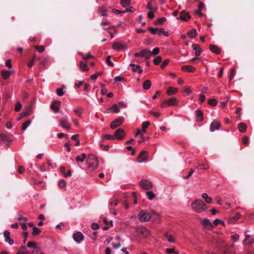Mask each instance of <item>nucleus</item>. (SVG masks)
I'll use <instances>...</instances> for the list:
<instances>
[{"instance_id": "1", "label": "nucleus", "mask_w": 254, "mask_h": 254, "mask_svg": "<svg viewBox=\"0 0 254 254\" xmlns=\"http://www.w3.org/2000/svg\"><path fill=\"white\" fill-rule=\"evenodd\" d=\"M192 209L198 213L204 211L207 209V206L204 202L201 199H195L191 203Z\"/></svg>"}, {"instance_id": "2", "label": "nucleus", "mask_w": 254, "mask_h": 254, "mask_svg": "<svg viewBox=\"0 0 254 254\" xmlns=\"http://www.w3.org/2000/svg\"><path fill=\"white\" fill-rule=\"evenodd\" d=\"M134 235L140 238H145L150 235V232L145 227H141L136 230Z\"/></svg>"}, {"instance_id": "3", "label": "nucleus", "mask_w": 254, "mask_h": 254, "mask_svg": "<svg viewBox=\"0 0 254 254\" xmlns=\"http://www.w3.org/2000/svg\"><path fill=\"white\" fill-rule=\"evenodd\" d=\"M178 101L177 98L173 97L168 100H165L161 104V107L163 108H166L168 106H176L178 104Z\"/></svg>"}, {"instance_id": "4", "label": "nucleus", "mask_w": 254, "mask_h": 254, "mask_svg": "<svg viewBox=\"0 0 254 254\" xmlns=\"http://www.w3.org/2000/svg\"><path fill=\"white\" fill-rule=\"evenodd\" d=\"M88 162L89 163V168H96L99 165V162L97 157L93 155H90L88 158Z\"/></svg>"}, {"instance_id": "5", "label": "nucleus", "mask_w": 254, "mask_h": 254, "mask_svg": "<svg viewBox=\"0 0 254 254\" xmlns=\"http://www.w3.org/2000/svg\"><path fill=\"white\" fill-rule=\"evenodd\" d=\"M150 217V214L145 210H141L139 213V218L141 221L147 222Z\"/></svg>"}, {"instance_id": "6", "label": "nucleus", "mask_w": 254, "mask_h": 254, "mask_svg": "<svg viewBox=\"0 0 254 254\" xmlns=\"http://www.w3.org/2000/svg\"><path fill=\"white\" fill-rule=\"evenodd\" d=\"M124 119L123 117H120L115 120L111 123L110 127L112 129H115L117 127L120 126L124 122Z\"/></svg>"}, {"instance_id": "7", "label": "nucleus", "mask_w": 254, "mask_h": 254, "mask_svg": "<svg viewBox=\"0 0 254 254\" xmlns=\"http://www.w3.org/2000/svg\"><path fill=\"white\" fill-rule=\"evenodd\" d=\"M125 135V130L122 128L118 129L114 133V136L119 140L122 139Z\"/></svg>"}, {"instance_id": "8", "label": "nucleus", "mask_w": 254, "mask_h": 254, "mask_svg": "<svg viewBox=\"0 0 254 254\" xmlns=\"http://www.w3.org/2000/svg\"><path fill=\"white\" fill-rule=\"evenodd\" d=\"M142 189L145 190H148L152 188V184L150 182L147 180H142L139 184Z\"/></svg>"}, {"instance_id": "9", "label": "nucleus", "mask_w": 254, "mask_h": 254, "mask_svg": "<svg viewBox=\"0 0 254 254\" xmlns=\"http://www.w3.org/2000/svg\"><path fill=\"white\" fill-rule=\"evenodd\" d=\"M147 158V152L144 150H142L137 157L138 161L140 163L146 160Z\"/></svg>"}, {"instance_id": "10", "label": "nucleus", "mask_w": 254, "mask_h": 254, "mask_svg": "<svg viewBox=\"0 0 254 254\" xmlns=\"http://www.w3.org/2000/svg\"><path fill=\"white\" fill-rule=\"evenodd\" d=\"M3 236L5 238V241L9 245H12L14 244V241L10 239V232L8 231H5L3 233Z\"/></svg>"}, {"instance_id": "11", "label": "nucleus", "mask_w": 254, "mask_h": 254, "mask_svg": "<svg viewBox=\"0 0 254 254\" xmlns=\"http://www.w3.org/2000/svg\"><path fill=\"white\" fill-rule=\"evenodd\" d=\"M73 238L75 242L80 243L83 240L84 236L81 232H78L73 235Z\"/></svg>"}, {"instance_id": "12", "label": "nucleus", "mask_w": 254, "mask_h": 254, "mask_svg": "<svg viewBox=\"0 0 254 254\" xmlns=\"http://www.w3.org/2000/svg\"><path fill=\"white\" fill-rule=\"evenodd\" d=\"M193 50L195 51V55L196 57L199 56L202 52V50L198 44H194L192 45Z\"/></svg>"}, {"instance_id": "13", "label": "nucleus", "mask_w": 254, "mask_h": 254, "mask_svg": "<svg viewBox=\"0 0 254 254\" xmlns=\"http://www.w3.org/2000/svg\"><path fill=\"white\" fill-rule=\"evenodd\" d=\"M141 57L144 58L146 60L150 58L151 56V52L147 49L141 51Z\"/></svg>"}, {"instance_id": "14", "label": "nucleus", "mask_w": 254, "mask_h": 254, "mask_svg": "<svg viewBox=\"0 0 254 254\" xmlns=\"http://www.w3.org/2000/svg\"><path fill=\"white\" fill-rule=\"evenodd\" d=\"M61 104V102L58 100H55L51 105V108L55 113H57L59 110V106Z\"/></svg>"}, {"instance_id": "15", "label": "nucleus", "mask_w": 254, "mask_h": 254, "mask_svg": "<svg viewBox=\"0 0 254 254\" xmlns=\"http://www.w3.org/2000/svg\"><path fill=\"white\" fill-rule=\"evenodd\" d=\"M180 18L184 21H188L190 18V16L189 12L183 10L181 12Z\"/></svg>"}, {"instance_id": "16", "label": "nucleus", "mask_w": 254, "mask_h": 254, "mask_svg": "<svg viewBox=\"0 0 254 254\" xmlns=\"http://www.w3.org/2000/svg\"><path fill=\"white\" fill-rule=\"evenodd\" d=\"M60 124L62 127L69 129L70 128V125L66 119L64 118L60 120Z\"/></svg>"}, {"instance_id": "17", "label": "nucleus", "mask_w": 254, "mask_h": 254, "mask_svg": "<svg viewBox=\"0 0 254 254\" xmlns=\"http://www.w3.org/2000/svg\"><path fill=\"white\" fill-rule=\"evenodd\" d=\"M126 46L124 44L119 42H115L113 44V48L114 50L120 51L122 49H124Z\"/></svg>"}, {"instance_id": "18", "label": "nucleus", "mask_w": 254, "mask_h": 254, "mask_svg": "<svg viewBox=\"0 0 254 254\" xmlns=\"http://www.w3.org/2000/svg\"><path fill=\"white\" fill-rule=\"evenodd\" d=\"M182 69L184 71L194 72L196 70V68L191 65H183Z\"/></svg>"}, {"instance_id": "19", "label": "nucleus", "mask_w": 254, "mask_h": 254, "mask_svg": "<svg viewBox=\"0 0 254 254\" xmlns=\"http://www.w3.org/2000/svg\"><path fill=\"white\" fill-rule=\"evenodd\" d=\"M129 66L132 67V70L133 72H137L138 73L140 74L143 72V69L139 65H135V64H129Z\"/></svg>"}, {"instance_id": "20", "label": "nucleus", "mask_w": 254, "mask_h": 254, "mask_svg": "<svg viewBox=\"0 0 254 254\" xmlns=\"http://www.w3.org/2000/svg\"><path fill=\"white\" fill-rule=\"evenodd\" d=\"M209 49L212 52L216 54H219L221 53L220 49L215 45H210L209 46Z\"/></svg>"}, {"instance_id": "21", "label": "nucleus", "mask_w": 254, "mask_h": 254, "mask_svg": "<svg viewBox=\"0 0 254 254\" xmlns=\"http://www.w3.org/2000/svg\"><path fill=\"white\" fill-rule=\"evenodd\" d=\"M241 214L239 213H237L235 216L231 217L229 220L228 222L230 224H233L235 223L240 217Z\"/></svg>"}, {"instance_id": "22", "label": "nucleus", "mask_w": 254, "mask_h": 254, "mask_svg": "<svg viewBox=\"0 0 254 254\" xmlns=\"http://www.w3.org/2000/svg\"><path fill=\"white\" fill-rule=\"evenodd\" d=\"M111 112L118 113L120 112V109L116 104H114L112 107L107 109V112L108 113Z\"/></svg>"}, {"instance_id": "23", "label": "nucleus", "mask_w": 254, "mask_h": 254, "mask_svg": "<svg viewBox=\"0 0 254 254\" xmlns=\"http://www.w3.org/2000/svg\"><path fill=\"white\" fill-rule=\"evenodd\" d=\"M238 128L240 132H245L247 130V126L245 123H241L238 124Z\"/></svg>"}, {"instance_id": "24", "label": "nucleus", "mask_w": 254, "mask_h": 254, "mask_svg": "<svg viewBox=\"0 0 254 254\" xmlns=\"http://www.w3.org/2000/svg\"><path fill=\"white\" fill-rule=\"evenodd\" d=\"M220 127V124L217 122H213L211 125L210 129L211 131H214L215 129H218Z\"/></svg>"}, {"instance_id": "25", "label": "nucleus", "mask_w": 254, "mask_h": 254, "mask_svg": "<svg viewBox=\"0 0 254 254\" xmlns=\"http://www.w3.org/2000/svg\"><path fill=\"white\" fill-rule=\"evenodd\" d=\"M0 140L2 141H7L11 142L12 140L8 138V135L5 133L0 134Z\"/></svg>"}, {"instance_id": "26", "label": "nucleus", "mask_w": 254, "mask_h": 254, "mask_svg": "<svg viewBox=\"0 0 254 254\" xmlns=\"http://www.w3.org/2000/svg\"><path fill=\"white\" fill-rule=\"evenodd\" d=\"M178 89L176 88L170 87L167 90V93L168 95H172L176 94L178 92Z\"/></svg>"}, {"instance_id": "27", "label": "nucleus", "mask_w": 254, "mask_h": 254, "mask_svg": "<svg viewBox=\"0 0 254 254\" xmlns=\"http://www.w3.org/2000/svg\"><path fill=\"white\" fill-rule=\"evenodd\" d=\"M195 115H196L197 121H202L203 120V113L201 111L196 110L195 111Z\"/></svg>"}, {"instance_id": "28", "label": "nucleus", "mask_w": 254, "mask_h": 254, "mask_svg": "<svg viewBox=\"0 0 254 254\" xmlns=\"http://www.w3.org/2000/svg\"><path fill=\"white\" fill-rule=\"evenodd\" d=\"M1 75L4 79H7L9 78L10 75V72L9 71L3 70L1 71Z\"/></svg>"}, {"instance_id": "29", "label": "nucleus", "mask_w": 254, "mask_h": 254, "mask_svg": "<svg viewBox=\"0 0 254 254\" xmlns=\"http://www.w3.org/2000/svg\"><path fill=\"white\" fill-rule=\"evenodd\" d=\"M151 85V82L150 80H146L143 83V87L145 90L149 89Z\"/></svg>"}, {"instance_id": "30", "label": "nucleus", "mask_w": 254, "mask_h": 254, "mask_svg": "<svg viewBox=\"0 0 254 254\" xmlns=\"http://www.w3.org/2000/svg\"><path fill=\"white\" fill-rule=\"evenodd\" d=\"M197 32L195 29L193 28L188 32V36L190 38H194L196 35Z\"/></svg>"}, {"instance_id": "31", "label": "nucleus", "mask_w": 254, "mask_h": 254, "mask_svg": "<svg viewBox=\"0 0 254 254\" xmlns=\"http://www.w3.org/2000/svg\"><path fill=\"white\" fill-rule=\"evenodd\" d=\"M202 197L205 199V202L208 204L211 203L212 201V198L209 197L206 193H203L202 194Z\"/></svg>"}, {"instance_id": "32", "label": "nucleus", "mask_w": 254, "mask_h": 254, "mask_svg": "<svg viewBox=\"0 0 254 254\" xmlns=\"http://www.w3.org/2000/svg\"><path fill=\"white\" fill-rule=\"evenodd\" d=\"M150 125V123L149 121H145L143 122L142 124V131L143 132H145L146 129Z\"/></svg>"}, {"instance_id": "33", "label": "nucleus", "mask_w": 254, "mask_h": 254, "mask_svg": "<svg viewBox=\"0 0 254 254\" xmlns=\"http://www.w3.org/2000/svg\"><path fill=\"white\" fill-rule=\"evenodd\" d=\"M121 4L125 8L128 7L130 4V0H121Z\"/></svg>"}, {"instance_id": "34", "label": "nucleus", "mask_w": 254, "mask_h": 254, "mask_svg": "<svg viewBox=\"0 0 254 254\" xmlns=\"http://www.w3.org/2000/svg\"><path fill=\"white\" fill-rule=\"evenodd\" d=\"M80 67L83 71H86L89 70V68H88V66L87 65V64L83 61H81L80 62Z\"/></svg>"}, {"instance_id": "35", "label": "nucleus", "mask_w": 254, "mask_h": 254, "mask_svg": "<svg viewBox=\"0 0 254 254\" xmlns=\"http://www.w3.org/2000/svg\"><path fill=\"white\" fill-rule=\"evenodd\" d=\"M201 224L204 226H209L211 227H213L212 224L210 222L209 220L207 218L204 219L202 220V221L201 222Z\"/></svg>"}, {"instance_id": "36", "label": "nucleus", "mask_w": 254, "mask_h": 254, "mask_svg": "<svg viewBox=\"0 0 254 254\" xmlns=\"http://www.w3.org/2000/svg\"><path fill=\"white\" fill-rule=\"evenodd\" d=\"M166 18L164 17L158 18L157 20L155 22V25H162L163 22L166 21Z\"/></svg>"}, {"instance_id": "37", "label": "nucleus", "mask_w": 254, "mask_h": 254, "mask_svg": "<svg viewBox=\"0 0 254 254\" xmlns=\"http://www.w3.org/2000/svg\"><path fill=\"white\" fill-rule=\"evenodd\" d=\"M31 123V121L30 120H28L25 121L22 125L21 129L22 130H25L27 127L30 125Z\"/></svg>"}, {"instance_id": "38", "label": "nucleus", "mask_w": 254, "mask_h": 254, "mask_svg": "<svg viewBox=\"0 0 254 254\" xmlns=\"http://www.w3.org/2000/svg\"><path fill=\"white\" fill-rule=\"evenodd\" d=\"M86 157V155L85 153H82L80 156H77L75 160L76 161L83 162L85 158Z\"/></svg>"}, {"instance_id": "39", "label": "nucleus", "mask_w": 254, "mask_h": 254, "mask_svg": "<svg viewBox=\"0 0 254 254\" xmlns=\"http://www.w3.org/2000/svg\"><path fill=\"white\" fill-rule=\"evenodd\" d=\"M244 242L247 244H251L254 242V239H250V237L247 235H246V238L244 240Z\"/></svg>"}, {"instance_id": "40", "label": "nucleus", "mask_w": 254, "mask_h": 254, "mask_svg": "<svg viewBox=\"0 0 254 254\" xmlns=\"http://www.w3.org/2000/svg\"><path fill=\"white\" fill-rule=\"evenodd\" d=\"M41 232V231L38 229L36 226L33 227V232H32V235L34 236H37L40 234V233Z\"/></svg>"}, {"instance_id": "41", "label": "nucleus", "mask_w": 254, "mask_h": 254, "mask_svg": "<svg viewBox=\"0 0 254 254\" xmlns=\"http://www.w3.org/2000/svg\"><path fill=\"white\" fill-rule=\"evenodd\" d=\"M195 167L198 169L205 170L208 168V166L207 165L206 163H202L200 164H198L197 165L195 166Z\"/></svg>"}, {"instance_id": "42", "label": "nucleus", "mask_w": 254, "mask_h": 254, "mask_svg": "<svg viewBox=\"0 0 254 254\" xmlns=\"http://www.w3.org/2000/svg\"><path fill=\"white\" fill-rule=\"evenodd\" d=\"M158 34L160 36L161 34L164 35L165 36H168L169 33L168 32L165 31L163 28H158Z\"/></svg>"}, {"instance_id": "43", "label": "nucleus", "mask_w": 254, "mask_h": 254, "mask_svg": "<svg viewBox=\"0 0 254 254\" xmlns=\"http://www.w3.org/2000/svg\"><path fill=\"white\" fill-rule=\"evenodd\" d=\"M146 194L148 196V198L149 200L153 199L155 196V194L152 191H146Z\"/></svg>"}, {"instance_id": "44", "label": "nucleus", "mask_w": 254, "mask_h": 254, "mask_svg": "<svg viewBox=\"0 0 254 254\" xmlns=\"http://www.w3.org/2000/svg\"><path fill=\"white\" fill-rule=\"evenodd\" d=\"M217 101L215 99H210L208 101V104L211 106H215L217 105Z\"/></svg>"}, {"instance_id": "45", "label": "nucleus", "mask_w": 254, "mask_h": 254, "mask_svg": "<svg viewBox=\"0 0 254 254\" xmlns=\"http://www.w3.org/2000/svg\"><path fill=\"white\" fill-rule=\"evenodd\" d=\"M162 61V58L160 56H157V57H156L154 60H153V63L154 64H155V65H158Z\"/></svg>"}, {"instance_id": "46", "label": "nucleus", "mask_w": 254, "mask_h": 254, "mask_svg": "<svg viewBox=\"0 0 254 254\" xmlns=\"http://www.w3.org/2000/svg\"><path fill=\"white\" fill-rule=\"evenodd\" d=\"M114 136L110 134H105L103 135V139L106 140H113L114 139Z\"/></svg>"}, {"instance_id": "47", "label": "nucleus", "mask_w": 254, "mask_h": 254, "mask_svg": "<svg viewBox=\"0 0 254 254\" xmlns=\"http://www.w3.org/2000/svg\"><path fill=\"white\" fill-rule=\"evenodd\" d=\"M22 108V105L20 102H17L15 106L14 110L15 112H19Z\"/></svg>"}, {"instance_id": "48", "label": "nucleus", "mask_w": 254, "mask_h": 254, "mask_svg": "<svg viewBox=\"0 0 254 254\" xmlns=\"http://www.w3.org/2000/svg\"><path fill=\"white\" fill-rule=\"evenodd\" d=\"M74 112L79 117L81 116L82 113V108L78 107L74 110Z\"/></svg>"}, {"instance_id": "49", "label": "nucleus", "mask_w": 254, "mask_h": 254, "mask_svg": "<svg viewBox=\"0 0 254 254\" xmlns=\"http://www.w3.org/2000/svg\"><path fill=\"white\" fill-rule=\"evenodd\" d=\"M148 29L149 30L150 33L153 35H155L157 33V31H158V28H153L151 27H149L148 28Z\"/></svg>"}, {"instance_id": "50", "label": "nucleus", "mask_w": 254, "mask_h": 254, "mask_svg": "<svg viewBox=\"0 0 254 254\" xmlns=\"http://www.w3.org/2000/svg\"><path fill=\"white\" fill-rule=\"evenodd\" d=\"M27 247L29 248H33L34 249L37 248V244L34 242H29L27 244Z\"/></svg>"}, {"instance_id": "51", "label": "nucleus", "mask_w": 254, "mask_h": 254, "mask_svg": "<svg viewBox=\"0 0 254 254\" xmlns=\"http://www.w3.org/2000/svg\"><path fill=\"white\" fill-rule=\"evenodd\" d=\"M58 185H59V187L62 189L64 188L65 187V181L64 180H61L59 182Z\"/></svg>"}, {"instance_id": "52", "label": "nucleus", "mask_w": 254, "mask_h": 254, "mask_svg": "<svg viewBox=\"0 0 254 254\" xmlns=\"http://www.w3.org/2000/svg\"><path fill=\"white\" fill-rule=\"evenodd\" d=\"M160 52V49L159 48H154L152 52H151V56H155L159 54Z\"/></svg>"}, {"instance_id": "53", "label": "nucleus", "mask_w": 254, "mask_h": 254, "mask_svg": "<svg viewBox=\"0 0 254 254\" xmlns=\"http://www.w3.org/2000/svg\"><path fill=\"white\" fill-rule=\"evenodd\" d=\"M35 48L41 53L44 51V47L43 46H36Z\"/></svg>"}, {"instance_id": "54", "label": "nucleus", "mask_w": 254, "mask_h": 254, "mask_svg": "<svg viewBox=\"0 0 254 254\" xmlns=\"http://www.w3.org/2000/svg\"><path fill=\"white\" fill-rule=\"evenodd\" d=\"M111 57V56H108L106 58V62L109 65H110L111 66H113L114 64L112 62H111L110 61Z\"/></svg>"}, {"instance_id": "55", "label": "nucleus", "mask_w": 254, "mask_h": 254, "mask_svg": "<svg viewBox=\"0 0 254 254\" xmlns=\"http://www.w3.org/2000/svg\"><path fill=\"white\" fill-rule=\"evenodd\" d=\"M101 74V72H96L95 73L91 75V78L93 80H95L97 79V78L98 77V76L100 75Z\"/></svg>"}, {"instance_id": "56", "label": "nucleus", "mask_w": 254, "mask_h": 254, "mask_svg": "<svg viewBox=\"0 0 254 254\" xmlns=\"http://www.w3.org/2000/svg\"><path fill=\"white\" fill-rule=\"evenodd\" d=\"M169 62L168 59L165 60L161 64V68H164Z\"/></svg>"}, {"instance_id": "57", "label": "nucleus", "mask_w": 254, "mask_h": 254, "mask_svg": "<svg viewBox=\"0 0 254 254\" xmlns=\"http://www.w3.org/2000/svg\"><path fill=\"white\" fill-rule=\"evenodd\" d=\"M35 58H36V56L34 55V57L28 62L27 65H28V67H29L30 68L32 67V66L33 65V63L35 60Z\"/></svg>"}, {"instance_id": "58", "label": "nucleus", "mask_w": 254, "mask_h": 254, "mask_svg": "<svg viewBox=\"0 0 254 254\" xmlns=\"http://www.w3.org/2000/svg\"><path fill=\"white\" fill-rule=\"evenodd\" d=\"M194 173V170L192 169H191L190 170V172L188 174V176L183 177V179L185 180L189 179L190 177L193 173Z\"/></svg>"}, {"instance_id": "59", "label": "nucleus", "mask_w": 254, "mask_h": 254, "mask_svg": "<svg viewBox=\"0 0 254 254\" xmlns=\"http://www.w3.org/2000/svg\"><path fill=\"white\" fill-rule=\"evenodd\" d=\"M140 137L142 139V140H139L138 141L139 143H141L142 142H144V141H146V140H148L150 139L149 137H145V136H143V134H141Z\"/></svg>"}, {"instance_id": "60", "label": "nucleus", "mask_w": 254, "mask_h": 254, "mask_svg": "<svg viewBox=\"0 0 254 254\" xmlns=\"http://www.w3.org/2000/svg\"><path fill=\"white\" fill-rule=\"evenodd\" d=\"M166 238L168 242L171 243H175V240L174 238L172 237L171 235H166Z\"/></svg>"}, {"instance_id": "61", "label": "nucleus", "mask_w": 254, "mask_h": 254, "mask_svg": "<svg viewBox=\"0 0 254 254\" xmlns=\"http://www.w3.org/2000/svg\"><path fill=\"white\" fill-rule=\"evenodd\" d=\"M56 93L59 96H62L64 95V92L62 88H58Z\"/></svg>"}, {"instance_id": "62", "label": "nucleus", "mask_w": 254, "mask_h": 254, "mask_svg": "<svg viewBox=\"0 0 254 254\" xmlns=\"http://www.w3.org/2000/svg\"><path fill=\"white\" fill-rule=\"evenodd\" d=\"M242 141L243 144L248 145L249 143V139L248 136H244L243 138Z\"/></svg>"}, {"instance_id": "63", "label": "nucleus", "mask_w": 254, "mask_h": 254, "mask_svg": "<svg viewBox=\"0 0 254 254\" xmlns=\"http://www.w3.org/2000/svg\"><path fill=\"white\" fill-rule=\"evenodd\" d=\"M134 11H135V8L132 7V6H130V5L127 7H126V10L124 11L125 12H133Z\"/></svg>"}, {"instance_id": "64", "label": "nucleus", "mask_w": 254, "mask_h": 254, "mask_svg": "<svg viewBox=\"0 0 254 254\" xmlns=\"http://www.w3.org/2000/svg\"><path fill=\"white\" fill-rule=\"evenodd\" d=\"M149 114L152 115L156 118H158L160 116V113L159 112H154L152 111H150Z\"/></svg>"}]
</instances>
